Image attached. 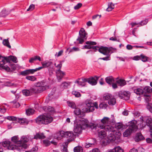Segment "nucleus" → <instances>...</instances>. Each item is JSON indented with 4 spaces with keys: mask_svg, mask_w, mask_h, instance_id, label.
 <instances>
[{
    "mask_svg": "<svg viewBox=\"0 0 152 152\" xmlns=\"http://www.w3.org/2000/svg\"><path fill=\"white\" fill-rule=\"evenodd\" d=\"M101 124L96 125V127L101 129H104L106 131L108 132H113L114 130L113 126L110 125H113L115 123L114 116L111 115L110 118L104 117L100 121Z\"/></svg>",
    "mask_w": 152,
    "mask_h": 152,
    "instance_id": "obj_1",
    "label": "nucleus"
},
{
    "mask_svg": "<svg viewBox=\"0 0 152 152\" xmlns=\"http://www.w3.org/2000/svg\"><path fill=\"white\" fill-rule=\"evenodd\" d=\"M30 138L29 136H22L20 140L18 141L20 143V145H12L10 149H16L19 151H21L23 148L26 149L28 147V145L26 143L29 141Z\"/></svg>",
    "mask_w": 152,
    "mask_h": 152,
    "instance_id": "obj_2",
    "label": "nucleus"
},
{
    "mask_svg": "<svg viewBox=\"0 0 152 152\" xmlns=\"http://www.w3.org/2000/svg\"><path fill=\"white\" fill-rule=\"evenodd\" d=\"M53 118L50 115H40L36 119L37 123L39 124H48L53 121Z\"/></svg>",
    "mask_w": 152,
    "mask_h": 152,
    "instance_id": "obj_3",
    "label": "nucleus"
},
{
    "mask_svg": "<svg viewBox=\"0 0 152 152\" xmlns=\"http://www.w3.org/2000/svg\"><path fill=\"white\" fill-rule=\"evenodd\" d=\"M77 122L83 129L86 128L90 129L92 130L96 129V125L92 123H90L86 119L82 118Z\"/></svg>",
    "mask_w": 152,
    "mask_h": 152,
    "instance_id": "obj_4",
    "label": "nucleus"
},
{
    "mask_svg": "<svg viewBox=\"0 0 152 152\" xmlns=\"http://www.w3.org/2000/svg\"><path fill=\"white\" fill-rule=\"evenodd\" d=\"M129 127L126 129L123 133V135L125 137H127L130 135L132 132H134L137 129L136 125L137 121L133 120L129 122Z\"/></svg>",
    "mask_w": 152,
    "mask_h": 152,
    "instance_id": "obj_5",
    "label": "nucleus"
},
{
    "mask_svg": "<svg viewBox=\"0 0 152 152\" xmlns=\"http://www.w3.org/2000/svg\"><path fill=\"white\" fill-rule=\"evenodd\" d=\"M85 104L86 105L85 108L83 110L85 112H92L94 110V107L96 109L98 107V105L96 102H95L94 104L91 102H86Z\"/></svg>",
    "mask_w": 152,
    "mask_h": 152,
    "instance_id": "obj_6",
    "label": "nucleus"
},
{
    "mask_svg": "<svg viewBox=\"0 0 152 152\" xmlns=\"http://www.w3.org/2000/svg\"><path fill=\"white\" fill-rule=\"evenodd\" d=\"M8 57H3L0 56V69H3L7 71H10V68L7 65H4L6 63H8Z\"/></svg>",
    "mask_w": 152,
    "mask_h": 152,
    "instance_id": "obj_7",
    "label": "nucleus"
},
{
    "mask_svg": "<svg viewBox=\"0 0 152 152\" xmlns=\"http://www.w3.org/2000/svg\"><path fill=\"white\" fill-rule=\"evenodd\" d=\"M103 98L104 99L108 101V103L110 105H113L116 103L115 99L111 94H104Z\"/></svg>",
    "mask_w": 152,
    "mask_h": 152,
    "instance_id": "obj_8",
    "label": "nucleus"
},
{
    "mask_svg": "<svg viewBox=\"0 0 152 152\" xmlns=\"http://www.w3.org/2000/svg\"><path fill=\"white\" fill-rule=\"evenodd\" d=\"M80 37L77 39V40L79 41L80 43L82 44L84 42V39H86V35L87 34L86 33L85 30L83 28H81L79 32Z\"/></svg>",
    "mask_w": 152,
    "mask_h": 152,
    "instance_id": "obj_9",
    "label": "nucleus"
},
{
    "mask_svg": "<svg viewBox=\"0 0 152 152\" xmlns=\"http://www.w3.org/2000/svg\"><path fill=\"white\" fill-rule=\"evenodd\" d=\"M130 94L129 92L120 91L118 93V96L120 98L125 100H127L129 98Z\"/></svg>",
    "mask_w": 152,
    "mask_h": 152,
    "instance_id": "obj_10",
    "label": "nucleus"
},
{
    "mask_svg": "<svg viewBox=\"0 0 152 152\" xmlns=\"http://www.w3.org/2000/svg\"><path fill=\"white\" fill-rule=\"evenodd\" d=\"M44 87L40 88L34 86L31 88L30 89V91L31 95L33 94L40 93L42 92V90H43Z\"/></svg>",
    "mask_w": 152,
    "mask_h": 152,
    "instance_id": "obj_11",
    "label": "nucleus"
},
{
    "mask_svg": "<svg viewBox=\"0 0 152 152\" xmlns=\"http://www.w3.org/2000/svg\"><path fill=\"white\" fill-rule=\"evenodd\" d=\"M98 51L104 55H107L109 53L110 49L107 47L101 46L99 49Z\"/></svg>",
    "mask_w": 152,
    "mask_h": 152,
    "instance_id": "obj_12",
    "label": "nucleus"
},
{
    "mask_svg": "<svg viewBox=\"0 0 152 152\" xmlns=\"http://www.w3.org/2000/svg\"><path fill=\"white\" fill-rule=\"evenodd\" d=\"M99 77L95 76L94 77H90L87 78V82L92 85H95L97 83V81Z\"/></svg>",
    "mask_w": 152,
    "mask_h": 152,
    "instance_id": "obj_13",
    "label": "nucleus"
},
{
    "mask_svg": "<svg viewBox=\"0 0 152 152\" xmlns=\"http://www.w3.org/2000/svg\"><path fill=\"white\" fill-rule=\"evenodd\" d=\"M65 137L69 138L70 141H72L74 140L75 136L72 132L66 131L65 133Z\"/></svg>",
    "mask_w": 152,
    "mask_h": 152,
    "instance_id": "obj_14",
    "label": "nucleus"
},
{
    "mask_svg": "<svg viewBox=\"0 0 152 152\" xmlns=\"http://www.w3.org/2000/svg\"><path fill=\"white\" fill-rule=\"evenodd\" d=\"M37 69H36V68L34 69H28L21 72L20 74L23 76H25L30 74H33L34 72L37 71Z\"/></svg>",
    "mask_w": 152,
    "mask_h": 152,
    "instance_id": "obj_15",
    "label": "nucleus"
},
{
    "mask_svg": "<svg viewBox=\"0 0 152 152\" xmlns=\"http://www.w3.org/2000/svg\"><path fill=\"white\" fill-rule=\"evenodd\" d=\"M96 142V140L94 139L90 138L88 139L86 141L85 145L86 148H88L94 145Z\"/></svg>",
    "mask_w": 152,
    "mask_h": 152,
    "instance_id": "obj_16",
    "label": "nucleus"
},
{
    "mask_svg": "<svg viewBox=\"0 0 152 152\" xmlns=\"http://www.w3.org/2000/svg\"><path fill=\"white\" fill-rule=\"evenodd\" d=\"M83 129L82 127L81 126L79 125L78 123L77 122V124H76L74 126L73 130L75 133L80 134L82 132Z\"/></svg>",
    "mask_w": 152,
    "mask_h": 152,
    "instance_id": "obj_17",
    "label": "nucleus"
},
{
    "mask_svg": "<svg viewBox=\"0 0 152 152\" xmlns=\"http://www.w3.org/2000/svg\"><path fill=\"white\" fill-rule=\"evenodd\" d=\"M56 74L58 81L60 82L64 76L65 75V73L64 72L61 71L60 69H58L56 72Z\"/></svg>",
    "mask_w": 152,
    "mask_h": 152,
    "instance_id": "obj_18",
    "label": "nucleus"
},
{
    "mask_svg": "<svg viewBox=\"0 0 152 152\" xmlns=\"http://www.w3.org/2000/svg\"><path fill=\"white\" fill-rule=\"evenodd\" d=\"M141 119H142V123H143L144 121H145L146 120V124L149 127L150 129L151 127H152V121L151 118L148 117H142Z\"/></svg>",
    "mask_w": 152,
    "mask_h": 152,
    "instance_id": "obj_19",
    "label": "nucleus"
},
{
    "mask_svg": "<svg viewBox=\"0 0 152 152\" xmlns=\"http://www.w3.org/2000/svg\"><path fill=\"white\" fill-rule=\"evenodd\" d=\"M41 64L42 65V66H41L38 68H36V69H38V70L37 69V71L43 68H46L49 67L50 65L51 64V62L48 61H46L41 63Z\"/></svg>",
    "mask_w": 152,
    "mask_h": 152,
    "instance_id": "obj_20",
    "label": "nucleus"
},
{
    "mask_svg": "<svg viewBox=\"0 0 152 152\" xmlns=\"http://www.w3.org/2000/svg\"><path fill=\"white\" fill-rule=\"evenodd\" d=\"M86 45L84 46L83 49H90L92 48V45H96V42L91 41H87L86 42Z\"/></svg>",
    "mask_w": 152,
    "mask_h": 152,
    "instance_id": "obj_21",
    "label": "nucleus"
},
{
    "mask_svg": "<svg viewBox=\"0 0 152 152\" xmlns=\"http://www.w3.org/2000/svg\"><path fill=\"white\" fill-rule=\"evenodd\" d=\"M115 131V128H114V130L113 132H111L110 134L108 136L107 138L108 142H113L114 141L115 139V137L114 135V132Z\"/></svg>",
    "mask_w": 152,
    "mask_h": 152,
    "instance_id": "obj_22",
    "label": "nucleus"
},
{
    "mask_svg": "<svg viewBox=\"0 0 152 152\" xmlns=\"http://www.w3.org/2000/svg\"><path fill=\"white\" fill-rule=\"evenodd\" d=\"M65 132L62 131L56 133L54 136V137L58 140H61L64 136L65 137Z\"/></svg>",
    "mask_w": 152,
    "mask_h": 152,
    "instance_id": "obj_23",
    "label": "nucleus"
},
{
    "mask_svg": "<svg viewBox=\"0 0 152 152\" xmlns=\"http://www.w3.org/2000/svg\"><path fill=\"white\" fill-rule=\"evenodd\" d=\"M87 78L79 79V80H77L75 81V83L78 84L79 85L84 86L85 85V82L87 81Z\"/></svg>",
    "mask_w": 152,
    "mask_h": 152,
    "instance_id": "obj_24",
    "label": "nucleus"
},
{
    "mask_svg": "<svg viewBox=\"0 0 152 152\" xmlns=\"http://www.w3.org/2000/svg\"><path fill=\"white\" fill-rule=\"evenodd\" d=\"M144 139V137L140 133H137L134 138L136 142H138Z\"/></svg>",
    "mask_w": 152,
    "mask_h": 152,
    "instance_id": "obj_25",
    "label": "nucleus"
},
{
    "mask_svg": "<svg viewBox=\"0 0 152 152\" xmlns=\"http://www.w3.org/2000/svg\"><path fill=\"white\" fill-rule=\"evenodd\" d=\"M45 137L43 133H39L36 134L33 138L36 139H42L45 138Z\"/></svg>",
    "mask_w": 152,
    "mask_h": 152,
    "instance_id": "obj_26",
    "label": "nucleus"
},
{
    "mask_svg": "<svg viewBox=\"0 0 152 152\" xmlns=\"http://www.w3.org/2000/svg\"><path fill=\"white\" fill-rule=\"evenodd\" d=\"M2 145L4 147H8V149L10 150H14L11 149L10 148L12 145H11L10 142L8 141H4L2 142Z\"/></svg>",
    "mask_w": 152,
    "mask_h": 152,
    "instance_id": "obj_27",
    "label": "nucleus"
},
{
    "mask_svg": "<svg viewBox=\"0 0 152 152\" xmlns=\"http://www.w3.org/2000/svg\"><path fill=\"white\" fill-rule=\"evenodd\" d=\"M8 57V63L10 62L11 61H12L15 63H17L18 62V61L16 57L10 56Z\"/></svg>",
    "mask_w": 152,
    "mask_h": 152,
    "instance_id": "obj_28",
    "label": "nucleus"
},
{
    "mask_svg": "<svg viewBox=\"0 0 152 152\" xmlns=\"http://www.w3.org/2000/svg\"><path fill=\"white\" fill-rule=\"evenodd\" d=\"M98 136L101 138H104L106 137L107 134L104 130H102L98 132Z\"/></svg>",
    "mask_w": 152,
    "mask_h": 152,
    "instance_id": "obj_29",
    "label": "nucleus"
},
{
    "mask_svg": "<svg viewBox=\"0 0 152 152\" xmlns=\"http://www.w3.org/2000/svg\"><path fill=\"white\" fill-rule=\"evenodd\" d=\"M38 60L39 61H41V58L40 56H35L29 59V62L30 63H32L34 61Z\"/></svg>",
    "mask_w": 152,
    "mask_h": 152,
    "instance_id": "obj_30",
    "label": "nucleus"
},
{
    "mask_svg": "<svg viewBox=\"0 0 152 152\" xmlns=\"http://www.w3.org/2000/svg\"><path fill=\"white\" fill-rule=\"evenodd\" d=\"M12 141L14 143L16 144V145H20V143L18 141L20 140H19V139L18 136H15L12 138L11 139Z\"/></svg>",
    "mask_w": 152,
    "mask_h": 152,
    "instance_id": "obj_31",
    "label": "nucleus"
},
{
    "mask_svg": "<svg viewBox=\"0 0 152 152\" xmlns=\"http://www.w3.org/2000/svg\"><path fill=\"white\" fill-rule=\"evenodd\" d=\"M106 82L108 84H111L114 82V80L113 77L112 76L107 77L105 78Z\"/></svg>",
    "mask_w": 152,
    "mask_h": 152,
    "instance_id": "obj_32",
    "label": "nucleus"
},
{
    "mask_svg": "<svg viewBox=\"0 0 152 152\" xmlns=\"http://www.w3.org/2000/svg\"><path fill=\"white\" fill-rule=\"evenodd\" d=\"M10 13V12L5 9H3L0 13L1 17H5Z\"/></svg>",
    "mask_w": 152,
    "mask_h": 152,
    "instance_id": "obj_33",
    "label": "nucleus"
},
{
    "mask_svg": "<svg viewBox=\"0 0 152 152\" xmlns=\"http://www.w3.org/2000/svg\"><path fill=\"white\" fill-rule=\"evenodd\" d=\"M18 120L19 122L21 124H27L29 122V121L25 118H18Z\"/></svg>",
    "mask_w": 152,
    "mask_h": 152,
    "instance_id": "obj_34",
    "label": "nucleus"
},
{
    "mask_svg": "<svg viewBox=\"0 0 152 152\" xmlns=\"http://www.w3.org/2000/svg\"><path fill=\"white\" fill-rule=\"evenodd\" d=\"M116 83L121 86H123L126 84L125 81L124 80L121 79L117 80Z\"/></svg>",
    "mask_w": 152,
    "mask_h": 152,
    "instance_id": "obj_35",
    "label": "nucleus"
},
{
    "mask_svg": "<svg viewBox=\"0 0 152 152\" xmlns=\"http://www.w3.org/2000/svg\"><path fill=\"white\" fill-rule=\"evenodd\" d=\"M44 110L45 111L53 112L54 111V108L50 106H46L43 107Z\"/></svg>",
    "mask_w": 152,
    "mask_h": 152,
    "instance_id": "obj_36",
    "label": "nucleus"
},
{
    "mask_svg": "<svg viewBox=\"0 0 152 152\" xmlns=\"http://www.w3.org/2000/svg\"><path fill=\"white\" fill-rule=\"evenodd\" d=\"M134 92L137 95H141L144 94L143 90L141 88H138L134 89Z\"/></svg>",
    "mask_w": 152,
    "mask_h": 152,
    "instance_id": "obj_37",
    "label": "nucleus"
},
{
    "mask_svg": "<svg viewBox=\"0 0 152 152\" xmlns=\"http://www.w3.org/2000/svg\"><path fill=\"white\" fill-rule=\"evenodd\" d=\"M41 83H36L35 84L34 86L35 87H38L39 88H43V87H44V89L43 90H42V91H44L47 88H48V86H41Z\"/></svg>",
    "mask_w": 152,
    "mask_h": 152,
    "instance_id": "obj_38",
    "label": "nucleus"
},
{
    "mask_svg": "<svg viewBox=\"0 0 152 152\" xmlns=\"http://www.w3.org/2000/svg\"><path fill=\"white\" fill-rule=\"evenodd\" d=\"M67 104L68 106L72 109H75L76 107V106L73 102L67 101Z\"/></svg>",
    "mask_w": 152,
    "mask_h": 152,
    "instance_id": "obj_39",
    "label": "nucleus"
},
{
    "mask_svg": "<svg viewBox=\"0 0 152 152\" xmlns=\"http://www.w3.org/2000/svg\"><path fill=\"white\" fill-rule=\"evenodd\" d=\"M114 8V4L112 3H109L108 4V7L106 10L107 11H110Z\"/></svg>",
    "mask_w": 152,
    "mask_h": 152,
    "instance_id": "obj_40",
    "label": "nucleus"
},
{
    "mask_svg": "<svg viewBox=\"0 0 152 152\" xmlns=\"http://www.w3.org/2000/svg\"><path fill=\"white\" fill-rule=\"evenodd\" d=\"M3 44L5 46H7L8 48H10L11 46L10 45L8 39H4L3 41Z\"/></svg>",
    "mask_w": 152,
    "mask_h": 152,
    "instance_id": "obj_41",
    "label": "nucleus"
},
{
    "mask_svg": "<svg viewBox=\"0 0 152 152\" xmlns=\"http://www.w3.org/2000/svg\"><path fill=\"white\" fill-rule=\"evenodd\" d=\"M69 85V83L66 82H63L60 86V88L62 89L66 88Z\"/></svg>",
    "mask_w": 152,
    "mask_h": 152,
    "instance_id": "obj_42",
    "label": "nucleus"
},
{
    "mask_svg": "<svg viewBox=\"0 0 152 152\" xmlns=\"http://www.w3.org/2000/svg\"><path fill=\"white\" fill-rule=\"evenodd\" d=\"M23 94L26 96L31 95L30 90L27 89L23 90L22 91Z\"/></svg>",
    "mask_w": 152,
    "mask_h": 152,
    "instance_id": "obj_43",
    "label": "nucleus"
},
{
    "mask_svg": "<svg viewBox=\"0 0 152 152\" xmlns=\"http://www.w3.org/2000/svg\"><path fill=\"white\" fill-rule=\"evenodd\" d=\"M123 125L121 123H118L115 124V127L117 129L122 130L123 129Z\"/></svg>",
    "mask_w": 152,
    "mask_h": 152,
    "instance_id": "obj_44",
    "label": "nucleus"
},
{
    "mask_svg": "<svg viewBox=\"0 0 152 152\" xmlns=\"http://www.w3.org/2000/svg\"><path fill=\"white\" fill-rule=\"evenodd\" d=\"M34 112V110L32 109H28L26 110V113L28 115L33 114Z\"/></svg>",
    "mask_w": 152,
    "mask_h": 152,
    "instance_id": "obj_45",
    "label": "nucleus"
},
{
    "mask_svg": "<svg viewBox=\"0 0 152 152\" xmlns=\"http://www.w3.org/2000/svg\"><path fill=\"white\" fill-rule=\"evenodd\" d=\"M74 152H83V149L81 146H77L74 149Z\"/></svg>",
    "mask_w": 152,
    "mask_h": 152,
    "instance_id": "obj_46",
    "label": "nucleus"
},
{
    "mask_svg": "<svg viewBox=\"0 0 152 152\" xmlns=\"http://www.w3.org/2000/svg\"><path fill=\"white\" fill-rule=\"evenodd\" d=\"M115 152H123V151L120 147L117 146L113 149Z\"/></svg>",
    "mask_w": 152,
    "mask_h": 152,
    "instance_id": "obj_47",
    "label": "nucleus"
},
{
    "mask_svg": "<svg viewBox=\"0 0 152 152\" xmlns=\"http://www.w3.org/2000/svg\"><path fill=\"white\" fill-rule=\"evenodd\" d=\"M151 87L149 86H147L143 88V93H146L147 92H150L151 91Z\"/></svg>",
    "mask_w": 152,
    "mask_h": 152,
    "instance_id": "obj_48",
    "label": "nucleus"
},
{
    "mask_svg": "<svg viewBox=\"0 0 152 152\" xmlns=\"http://www.w3.org/2000/svg\"><path fill=\"white\" fill-rule=\"evenodd\" d=\"M72 94L74 95L76 97H78L81 96L80 94L78 91H73L72 92Z\"/></svg>",
    "mask_w": 152,
    "mask_h": 152,
    "instance_id": "obj_49",
    "label": "nucleus"
},
{
    "mask_svg": "<svg viewBox=\"0 0 152 152\" xmlns=\"http://www.w3.org/2000/svg\"><path fill=\"white\" fill-rule=\"evenodd\" d=\"M26 79L31 81H34L36 80V78L34 76H28L26 77Z\"/></svg>",
    "mask_w": 152,
    "mask_h": 152,
    "instance_id": "obj_50",
    "label": "nucleus"
},
{
    "mask_svg": "<svg viewBox=\"0 0 152 152\" xmlns=\"http://www.w3.org/2000/svg\"><path fill=\"white\" fill-rule=\"evenodd\" d=\"M74 111L75 114L76 115H80L81 113L80 110L78 108H76V107Z\"/></svg>",
    "mask_w": 152,
    "mask_h": 152,
    "instance_id": "obj_51",
    "label": "nucleus"
},
{
    "mask_svg": "<svg viewBox=\"0 0 152 152\" xmlns=\"http://www.w3.org/2000/svg\"><path fill=\"white\" fill-rule=\"evenodd\" d=\"M140 59H141L142 61L145 62L147 61L148 58L144 55L142 54L140 55Z\"/></svg>",
    "mask_w": 152,
    "mask_h": 152,
    "instance_id": "obj_52",
    "label": "nucleus"
},
{
    "mask_svg": "<svg viewBox=\"0 0 152 152\" xmlns=\"http://www.w3.org/2000/svg\"><path fill=\"white\" fill-rule=\"evenodd\" d=\"M7 118V119L10 121H15L17 120V118L13 116H8Z\"/></svg>",
    "mask_w": 152,
    "mask_h": 152,
    "instance_id": "obj_53",
    "label": "nucleus"
},
{
    "mask_svg": "<svg viewBox=\"0 0 152 152\" xmlns=\"http://www.w3.org/2000/svg\"><path fill=\"white\" fill-rule=\"evenodd\" d=\"M43 144L46 146L49 145L50 144V142L47 140H43Z\"/></svg>",
    "mask_w": 152,
    "mask_h": 152,
    "instance_id": "obj_54",
    "label": "nucleus"
},
{
    "mask_svg": "<svg viewBox=\"0 0 152 152\" xmlns=\"http://www.w3.org/2000/svg\"><path fill=\"white\" fill-rule=\"evenodd\" d=\"M148 20L147 19H145L144 20L141 21L140 23V26H142L146 25L148 22Z\"/></svg>",
    "mask_w": 152,
    "mask_h": 152,
    "instance_id": "obj_55",
    "label": "nucleus"
},
{
    "mask_svg": "<svg viewBox=\"0 0 152 152\" xmlns=\"http://www.w3.org/2000/svg\"><path fill=\"white\" fill-rule=\"evenodd\" d=\"M38 148L36 147L33 148L31 149L28 151H26L25 152H36L37 151Z\"/></svg>",
    "mask_w": 152,
    "mask_h": 152,
    "instance_id": "obj_56",
    "label": "nucleus"
},
{
    "mask_svg": "<svg viewBox=\"0 0 152 152\" xmlns=\"http://www.w3.org/2000/svg\"><path fill=\"white\" fill-rule=\"evenodd\" d=\"M147 107L149 111L151 113H152V104L148 103L147 106Z\"/></svg>",
    "mask_w": 152,
    "mask_h": 152,
    "instance_id": "obj_57",
    "label": "nucleus"
},
{
    "mask_svg": "<svg viewBox=\"0 0 152 152\" xmlns=\"http://www.w3.org/2000/svg\"><path fill=\"white\" fill-rule=\"evenodd\" d=\"M35 5L33 4H31L29 8L27 9V11H32L33 10L34 8Z\"/></svg>",
    "mask_w": 152,
    "mask_h": 152,
    "instance_id": "obj_58",
    "label": "nucleus"
},
{
    "mask_svg": "<svg viewBox=\"0 0 152 152\" xmlns=\"http://www.w3.org/2000/svg\"><path fill=\"white\" fill-rule=\"evenodd\" d=\"M79 50L80 49L79 48L77 47H74L71 49L70 52L73 51H77Z\"/></svg>",
    "mask_w": 152,
    "mask_h": 152,
    "instance_id": "obj_59",
    "label": "nucleus"
},
{
    "mask_svg": "<svg viewBox=\"0 0 152 152\" xmlns=\"http://www.w3.org/2000/svg\"><path fill=\"white\" fill-rule=\"evenodd\" d=\"M82 6V4L80 3H78L74 7V8L75 10H77L79 9Z\"/></svg>",
    "mask_w": 152,
    "mask_h": 152,
    "instance_id": "obj_60",
    "label": "nucleus"
},
{
    "mask_svg": "<svg viewBox=\"0 0 152 152\" xmlns=\"http://www.w3.org/2000/svg\"><path fill=\"white\" fill-rule=\"evenodd\" d=\"M6 109L4 108L2 106L0 108V111L3 113H4L6 111Z\"/></svg>",
    "mask_w": 152,
    "mask_h": 152,
    "instance_id": "obj_61",
    "label": "nucleus"
},
{
    "mask_svg": "<svg viewBox=\"0 0 152 152\" xmlns=\"http://www.w3.org/2000/svg\"><path fill=\"white\" fill-rule=\"evenodd\" d=\"M140 59V56H135L133 58V59L134 60H138Z\"/></svg>",
    "mask_w": 152,
    "mask_h": 152,
    "instance_id": "obj_62",
    "label": "nucleus"
},
{
    "mask_svg": "<svg viewBox=\"0 0 152 152\" xmlns=\"http://www.w3.org/2000/svg\"><path fill=\"white\" fill-rule=\"evenodd\" d=\"M107 106V105L104 104H99V107L100 108H103L104 107H106Z\"/></svg>",
    "mask_w": 152,
    "mask_h": 152,
    "instance_id": "obj_63",
    "label": "nucleus"
},
{
    "mask_svg": "<svg viewBox=\"0 0 152 152\" xmlns=\"http://www.w3.org/2000/svg\"><path fill=\"white\" fill-rule=\"evenodd\" d=\"M55 65L57 68L58 69H60L62 66V64L61 63H60L56 65V64L55 63Z\"/></svg>",
    "mask_w": 152,
    "mask_h": 152,
    "instance_id": "obj_64",
    "label": "nucleus"
}]
</instances>
